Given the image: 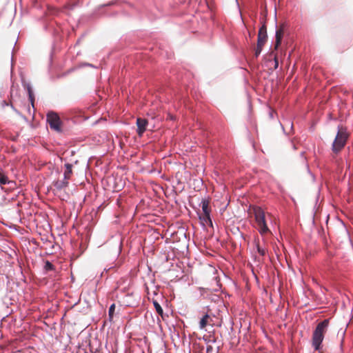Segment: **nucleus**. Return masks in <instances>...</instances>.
<instances>
[{"label": "nucleus", "mask_w": 353, "mask_h": 353, "mask_svg": "<svg viewBox=\"0 0 353 353\" xmlns=\"http://www.w3.org/2000/svg\"><path fill=\"white\" fill-rule=\"evenodd\" d=\"M274 61H275V68H276L278 67V61H277V59L276 57H274Z\"/></svg>", "instance_id": "24"}, {"label": "nucleus", "mask_w": 353, "mask_h": 353, "mask_svg": "<svg viewBox=\"0 0 353 353\" xmlns=\"http://www.w3.org/2000/svg\"><path fill=\"white\" fill-rule=\"evenodd\" d=\"M147 125L148 121L145 119H137V133L139 135L141 136L145 131Z\"/></svg>", "instance_id": "8"}, {"label": "nucleus", "mask_w": 353, "mask_h": 353, "mask_svg": "<svg viewBox=\"0 0 353 353\" xmlns=\"http://www.w3.org/2000/svg\"><path fill=\"white\" fill-rule=\"evenodd\" d=\"M43 269H44L45 271L49 272V271L54 270V265L51 262H50L49 261H46L45 262V265H44Z\"/></svg>", "instance_id": "15"}, {"label": "nucleus", "mask_w": 353, "mask_h": 353, "mask_svg": "<svg viewBox=\"0 0 353 353\" xmlns=\"http://www.w3.org/2000/svg\"><path fill=\"white\" fill-rule=\"evenodd\" d=\"M115 310V304L112 303L110 305L109 310H108V316H109V320L111 321L113 319V316L114 314Z\"/></svg>", "instance_id": "16"}, {"label": "nucleus", "mask_w": 353, "mask_h": 353, "mask_svg": "<svg viewBox=\"0 0 353 353\" xmlns=\"http://www.w3.org/2000/svg\"><path fill=\"white\" fill-rule=\"evenodd\" d=\"M64 166L65 168V171L63 175H65V178H70V175L72 173V165L69 163H67L64 165Z\"/></svg>", "instance_id": "13"}, {"label": "nucleus", "mask_w": 353, "mask_h": 353, "mask_svg": "<svg viewBox=\"0 0 353 353\" xmlns=\"http://www.w3.org/2000/svg\"><path fill=\"white\" fill-rule=\"evenodd\" d=\"M157 323L159 325H160L161 323V320L158 316H157Z\"/></svg>", "instance_id": "25"}, {"label": "nucleus", "mask_w": 353, "mask_h": 353, "mask_svg": "<svg viewBox=\"0 0 353 353\" xmlns=\"http://www.w3.org/2000/svg\"><path fill=\"white\" fill-rule=\"evenodd\" d=\"M10 106L15 112L19 113L18 110L13 106L12 103L10 104Z\"/></svg>", "instance_id": "22"}, {"label": "nucleus", "mask_w": 353, "mask_h": 353, "mask_svg": "<svg viewBox=\"0 0 353 353\" xmlns=\"http://www.w3.org/2000/svg\"><path fill=\"white\" fill-rule=\"evenodd\" d=\"M111 268H112V267H109V268H104V270L103 271L107 272L108 271H109Z\"/></svg>", "instance_id": "23"}, {"label": "nucleus", "mask_w": 353, "mask_h": 353, "mask_svg": "<svg viewBox=\"0 0 353 353\" xmlns=\"http://www.w3.org/2000/svg\"><path fill=\"white\" fill-rule=\"evenodd\" d=\"M329 322V319H324L316 325L312 333V345L316 351L321 350V343L327 332Z\"/></svg>", "instance_id": "1"}, {"label": "nucleus", "mask_w": 353, "mask_h": 353, "mask_svg": "<svg viewBox=\"0 0 353 353\" xmlns=\"http://www.w3.org/2000/svg\"><path fill=\"white\" fill-rule=\"evenodd\" d=\"M153 305L158 314L163 318V310L161 305L157 301H153Z\"/></svg>", "instance_id": "12"}, {"label": "nucleus", "mask_w": 353, "mask_h": 353, "mask_svg": "<svg viewBox=\"0 0 353 353\" xmlns=\"http://www.w3.org/2000/svg\"><path fill=\"white\" fill-rule=\"evenodd\" d=\"M114 3V1H110L108 4H106V6H111V5H113ZM104 6H105V5L101 6V7H104Z\"/></svg>", "instance_id": "21"}, {"label": "nucleus", "mask_w": 353, "mask_h": 353, "mask_svg": "<svg viewBox=\"0 0 353 353\" xmlns=\"http://www.w3.org/2000/svg\"><path fill=\"white\" fill-rule=\"evenodd\" d=\"M3 105H8V103H7L5 101H3Z\"/></svg>", "instance_id": "28"}, {"label": "nucleus", "mask_w": 353, "mask_h": 353, "mask_svg": "<svg viewBox=\"0 0 353 353\" xmlns=\"http://www.w3.org/2000/svg\"><path fill=\"white\" fill-rule=\"evenodd\" d=\"M103 276V272H102V273L101 274V276Z\"/></svg>", "instance_id": "31"}, {"label": "nucleus", "mask_w": 353, "mask_h": 353, "mask_svg": "<svg viewBox=\"0 0 353 353\" xmlns=\"http://www.w3.org/2000/svg\"><path fill=\"white\" fill-rule=\"evenodd\" d=\"M46 121L48 123L50 129L57 132H61L62 122L59 114L52 110L48 112L46 114Z\"/></svg>", "instance_id": "5"}, {"label": "nucleus", "mask_w": 353, "mask_h": 353, "mask_svg": "<svg viewBox=\"0 0 353 353\" xmlns=\"http://www.w3.org/2000/svg\"><path fill=\"white\" fill-rule=\"evenodd\" d=\"M284 28L285 25L282 24L276 31V42L274 46V50H277L279 46L281 45V40L284 34Z\"/></svg>", "instance_id": "7"}, {"label": "nucleus", "mask_w": 353, "mask_h": 353, "mask_svg": "<svg viewBox=\"0 0 353 353\" xmlns=\"http://www.w3.org/2000/svg\"><path fill=\"white\" fill-rule=\"evenodd\" d=\"M252 213L254 215L255 221L257 224V228L261 235L270 233L267 223L266 215L264 210L259 206H253L252 208Z\"/></svg>", "instance_id": "3"}, {"label": "nucleus", "mask_w": 353, "mask_h": 353, "mask_svg": "<svg viewBox=\"0 0 353 353\" xmlns=\"http://www.w3.org/2000/svg\"><path fill=\"white\" fill-rule=\"evenodd\" d=\"M267 28L266 26L263 24L259 29L258 32L257 43L265 45L267 41Z\"/></svg>", "instance_id": "6"}, {"label": "nucleus", "mask_w": 353, "mask_h": 353, "mask_svg": "<svg viewBox=\"0 0 353 353\" xmlns=\"http://www.w3.org/2000/svg\"><path fill=\"white\" fill-rule=\"evenodd\" d=\"M212 318L208 314H205L200 320V328H205L208 325L213 326Z\"/></svg>", "instance_id": "9"}, {"label": "nucleus", "mask_w": 353, "mask_h": 353, "mask_svg": "<svg viewBox=\"0 0 353 353\" xmlns=\"http://www.w3.org/2000/svg\"><path fill=\"white\" fill-rule=\"evenodd\" d=\"M206 1V3H207V6L208 7V8L210 10H212V4L210 3L209 0H205Z\"/></svg>", "instance_id": "19"}, {"label": "nucleus", "mask_w": 353, "mask_h": 353, "mask_svg": "<svg viewBox=\"0 0 353 353\" xmlns=\"http://www.w3.org/2000/svg\"><path fill=\"white\" fill-rule=\"evenodd\" d=\"M350 134L347 128L342 125L338 127V132L332 145V150L334 154L340 152L349 139Z\"/></svg>", "instance_id": "2"}, {"label": "nucleus", "mask_w": 353, "mask_h": 353, "mask_svg": "<svg viewBox=\"0 0 353 353\" xmlns=\"http://www.w3.org/2000/svg\"><path fill=\"white\" fill-rule=\"evenodd\" d=\"M212 347L211 346H208L207 347V351L208 352L210 350H212Z\"/></svg>", "instance_id": "27"}, {"label": "nucleus", "mask_w": 353, "mask_h": 353, "mask_svg": "<svg viewBox=\"0 0 353 353\" xmlns=\"http://www.w3.org/2000/svg\"><path fill=\"white\" fill-rule=\"evenodd\" d=\"M202 210L203 215L200 216V222L203 227L209 226L212 228V222L210 218L211 207L210 205V199H204L202 200Z\"/></svg>", "instance_id": "4"}, {"label": "nucleus", "mask_w": 353, "mask_h": 353, "mask_svg": "<svg viewBox=\"0 0 353 353\" xmlns=\"http://www.w3.org/2000/svg\"><path fill=\"white\" fill-rule=\"evenodd\" d=\"M69 178H65V175H63V179L62 180H58L54 182V186L57 190H61L62 189L66 188L68 183Z\"/></svg>", "instance_id": "11"}, {"label": "nucleus", "mask_w": 353, "mask_h": 353, "mask_svg": "<svg viewBox=\"0 0 353 353\" xmlns=\"http://www.w3.org/2000/svg\"><path fill=\"white\" fill-rule=\"evenodd\" d=\"M22 85H23V88L27 90L29 101H30L32 106L34 108V93H33L31 85L29 83H26V81H23Z\"/></svg>", "instance_id": "10"}, {"label": "nucleus", "mask_w": 353, "mask_h": 353, "mask_svg": "<svg viewBox=\"0 0 353 353\" xmlns=\"http://www.w3.org/2000/svg\"><path fill=\"white\" fill-rule=\"evenodd\" d=\"M85 65H88V66H90V67H94V65L91 63H85Z\"/></svg>", "instance_id": "26"}, {"label": "nucleus", "mask_w": 353, "mask_h": 353, "mask_svg": "<svg viewBox=\"0 0 353 353\" xmlns=\"http://www.w3.org/2000/svg\"><path fill=\"white\" fill-rule=\"evenodd\" d=\"M195 211H196V213L197 214H199V210L196 208V209H195Z\"/></svg>", "instance_id": "29"}, {"label": "nucleus", "mask_w": 353, "mask_h": 353, "mask_svg": "<svg viewBox=\"0 0 353 353\" xmlns=\"http://www.w3.org/2000/svg\"><path fill=\"white\" fill-rule=\"evenodd\" d=\"M210 268L212 269V270L213 272H214V268L210 267Z\"/></svg>", "instance_id": "30"}, {"label": "nucleus", "mask_w": 353, "mask_h": 353, "mask_svg": "<svg viewBox=\"0 0 353 353\" xmlns=\"http://www.w3.org/2000/svg\"><path fill=\"white\" fill-rule=\"evenodd\" d=\"M8 183V176L1 171H0V186L6 185Z\"/></svg>", "instance_id": "14"}, {"label": "nucleus", "mask_w": 353, "mask_h": 353, "mask_svg": "<svg viewBox=\"0 0 353 353\" xmlns=\"http://www.w3.org/2000/svg\"><path fill=\"white\" fill-rule=\"evenodd\" d=\"M263 44L257 43L256 48L255 49L254 55L256 57H259V55L261 54Z\"/></svg>", "instance_id": "17"}, {"label": "nucleus", "mask_w": 353, "mask_h": 353, "mask_svg": "<svg viewBox=\"0 0 353 353\" xmlns=\"http://www.w3.org/2000/svg\"><path fill=\"white\" fill-rule=\"evenodd\" d=\"M257 250L261 256H264L265 254V250L261 248L259 245H257Z\"/></svg>", "instance_id": "18"}, {"label": "nucleus", "mask_w": 353, "mask_h": 353, "mask_svg": "<svg viewBox=\"0 0 353 353\" xmlns=\"http://www.w3.org/2000/svg\"><path fill=\"white\" fill-rule=\"evenodd\" d=\"M117 243L119 244V251H121V241L120 239H118L117 240Z\"/></svg>", "instance_id": "20"}]
</instances>
